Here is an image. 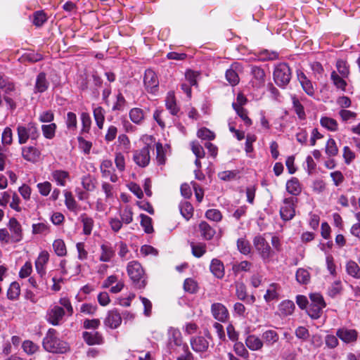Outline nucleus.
<instances>
[{"mask_svg":"<svg viewBox=\"0 0 360 360\" xmlns=\"http://www.w3.org/2000/svg\"><path fill=\"white\" fill-rule=\"evenodd\" d=\"M42 343L44 349L49 352L63 354L69 349L68 343L58 338L53 328L48 330Z\"/></svg>","mask_w":360,"mask_h":360,"instance_id":"obj_1","label":"nucleus"},{"mask_svg":"<svg viewBox=\"0 0 360 360\" xmlns=\"http://www.w3.org/2000/svg\"><path fill=\"white\" fill-rule=\"evenodd\" d=\"M127 270L129 276L137 288H143L146 286L144 270L139 262L136 261L129 262Z\"/></svg>","mask_w":360,"mask_h":360,"instance_id":"obj_2","label":"nucleus"},{"mask_svg":"<svg viewBox=\"0 0 360 360\" xmlns=\"http://www.w3.org/2000/svg\"><path fill=\"white\" fill-rule=\"evenodd\" d=\"M311 303L307 310L308 315L313 319H319L322 314L326 302L323 296L319 293H311L309 295Z\"/></svg>","mask_w":360,"mask_h":360,"instance_id":"obj_3","label":"nucleus"},{"mask_svg":"<svg viewBox=\"0 0 360 360\" xmlns=\"http://www.w3.org/2000/svg\"><path fill=\"white\" fill-rule=\"evenodd\" d=\"M290 78L291 71L286 63H280L276 67L274 71V79L278 86H286L290 82Z\"/></svg>","mask_w":360,"mask_h":360,"instance_id":"obj_4","label":"nucleus"},{"mask_svg":"<svg viewBox=\"0 0 360 360\" xmlns=\"http://www.w3.org/2000/svg\"><path fill=\"white\" fill-rule=\"evenodd\" d=\"M297 199L293 197L286 198L280 208L281 217L284 221L292 219L295 215V205Z\"/></svg>","mask_w":360,"mask_h":360,"instance_id":"obj_5","label":"nucleus"},{"mask_svg":"<svg viewBox=\"0 0 360 360\" xmlns=\"http://www.w3.org/2000/svg\"><path fill=\"white\" fill-rule=\"evenodd\" d=\"M150 144H146L142 148L134 151L133 160L139 167H146L150 160Z\"/></svg>","mask_w":360,"mask_h":360,"instance_id":"obj_6","label":"nucleus"},{"mask_svg":"<svg viewBox=\"0 0 360 360\" xmlns=\"http://www.w3.org/2000/svg\"><path fill=\"white\" fill-rule=\"evenodd\" d=\"M168 348L170 353H179L181 351H186L188 349V346L183 344L181 334L178 330H174L172 331V336L168 342Z\"/></svg>","mask_w":360,"mask_h":360,"instance_id":"obj_7","label":"nucleus"},{"mask_svg":"<svg viewBox=\"0 0 360 360\" xmlns=\"http://www.w3.org/2000/svg\"><path fill=\"white\" fill-rule=\"evenodd\" d=\"M337 337L345 344H353L356 342L359 333L355 329L342 327L336 331Z\"/></svg>","mask_w":360,"mask_h":360,"instance_id":"obj_8","label":"nucleus"},{"mask_svg":"<svg viewBox=\"0 0 360 360\" xmlns=\"http://www.w3.org/2000/svg\"><path fill=\"white\" fill-rule=\"evenodd\" d=\"M143 82L148 92L155 94L158 91L159 81L155 72L151 69L146 70Z\"/></svg>","mask_w":360,"mask_h":360,"instance_id":"obj_9","label":"nucleus"},{"mask_svg":"<svg viewBox=\"0 0 360 360\" xmlns=\"http://www.w3.org/2000/svg\"><path fill=\"white\" fill-rule=\"evenodd\" d=\"M253 244L264 259H269L272 256L271 249L263 237L260 236L255 237Z\"/></svg>","mask_w":360,"mask_h":360,"instance_id":"obj_10","label":"nucleus"},{"mask_svg":"<svg viewBox=\"0 0 360 360\" xmlns=\"http://www.w3.org/2000/svg\"><path fill=\"white\" fill-rule=\"evenodd\" d=\"M65 315V310L63 307L59 306H53L48 310L46 314V319L48 322L53 326H58L60 324V320Z\"/></svg>","mask_w":360,"mask_h":360,"instance_id":"obj_11","label":"nucleus"},{"mask_svg":"<svg viewBox=\"0 0 360 360\" xmlns=\"http://www.w3.org/2000/svg\"><path fill=\"white\" fill-rule=\"evenodd\" d=\"M211 312L213 317L220 322H226L229 317L226 307L221 303H214L211 306Z\"/></svg>","mask_w":360,"mask_h":360,"instance_id":"obj_12","label":"nucleus"},{"mask_svg":"<svg viewBox=\"0 0 360 360\" xmlns=\"http://www.w3.org/2000/svg\"><path fill=\"white\" fill-rule=\"evenodd\" d=\"M252 79L251 83L254 87L260 88L265 83V72L264 70L257 66H252L251 68Z\"/></svg>","mask_w":360,"mask_h":360,"instance_id":"obj_13","label":"nucleus"},{"mask_svg":"<svg viewBox=\"0 0 360 360\" xmlns=\"http://www.w3.org/2000/svg\"><path fill=\"white\" fill-rule=\"evenodd\" d=\"M121 323V315L116 309L108 311L104 321V324L112 329L117 328Z\"/></svg>","mask_w":360,"mask_h":360,"instance_id":"obj_14","label":"nucleus"},{"mask_svg":"<svg viewBox=\"0 0 360 360\" xmlns=\"http://www.w3.org/2000/svg\"><path fill=\"white\" fill-rule=\"evenodd\" d=\"M8 227L12 233L11 241L13 243L19 242L22 239L21 225L15 218H11L8 222Z\"/></svg>","mask_w":360,"mask_h":360,"instance_id":"obj_15","label":"nucleus"},{"mask_svg":"<svg viewBox=\"0 0 360 360\" xmlns=\"http://www.w3.org/2000/svg\"><path fill=\"white\" fill-rule=\"evenodd\" d=\"M297 76L304 92L307 95L312 96L314 94L315 89L311 80H309L305 74L301 71H298L297 72Z\"/></svg>","mask_w":360,"mask_h":360,"instance_id":"obj_16","label":"nucleus"},{"mask_svg":"<svg viewBox=\"0 0 360 360\" xmlns=\"http://www.w3.org/2000/svg\"><path fill=\"white\" fill-rule=\"evenodd\" d=\"M262 339L264 345H266L268 347H271L278 342L279 335L276 330L269 329L262 333Z\"/></svg>","mask_w":360,"mask_h":360,"instance_id":"obj_17","label":"nucleus"},{"mask_svg":"<svg viewBox=\"0 0 360 360\" xmlns=\"http://www.w3.org/2000/svg\"><path fill=\"white\" fill-rule=\"evenodd\" d=\"M245 345L252 351L261 350L264 347L262 338H260L255 335H248L245 340Z\"/></svg>","mask_w":360,"mask_h":360,"instance_id":"obj_18","label":"nucleus"},{"mask_svg":"<svg viewBox=\"0 0 360 360\" xmlns=\"http://www.w3.org/2000/svg\"><path fill=\"white\" fill-rule=\"evenodd\" d=\"M40 154L39 150L32 146L24 147L22 149V158L30 162H37L39 159Z\"/></svg>","mask_w":360,"mask_h":360,"instance_id":"obj_19","label":"nucleus"},{"mask_svg":"<svg viewBox=\"0 0 360 360\" xmlns=\"http://www.w3.org/2000/svg\"><path fill=\"white\" fill-rule=\"evenodd\" d=\"M49 253L46 251L41 252L35 262V268L37 273L42 277L45 274V265L49 261Z\"/></svg>","mask_w":360,"mask_h":360,"instance_id":"obj_20","label":"nucleus"},{"mask_svg":"<svg viewBox=\"0 0 360 360\" xmlns=\"http://www.w3.org/2000/svg\"><path fill=\"white\" fill-rule=\"evenodd\" d=\"M191 345L194 351L202 352L207 350L209 343L205 338L199 336L191 339Z\"/></svg>","mask_w":360,"mask_h":360,"instance_id":"obj_21","label":"nucleus"},{"mask_svg":"<svg viewBox=\"0 0 360 360\" xmlns=\"http://www.w3.org/2000/svg\"><path fill=\"white\" fill-rule=\"evenodd\" d=\"M83 338L89 345H99L103 342L102 336L97 331L84 332Z\"/></svg>","mask_w":360,"mask_h":360,"instance_id":"obj_22","label":"nucleus"},{"mask_svg":"<svg viewBox=\"0 0 360 360\" xmlns=\"http://www.w3.org/2000/svg\"><path fill=\"white\" fill-rule=\"evenodd\" d=\"M211 272L218 278H221L224 276V267L223 263L217 259H213L210 266Z\"/></svg>","mask_w":360,"mask_h":360,"instance_id":"obj_23","label":"nucleus"},{"mask_svg":"<svg viewBox=\"0 0 360 360\" xmlns=\"http://www.w3.org/2000/svg\"><path fill=\"white\" fill-rule=\"evenodd\" d=\"M165 105L167 109L174 115H176L179 111V108L176 105L174 93L173 91L167 93Z\"/></svg>","mask_w":360,"mask_h":360,"instance_id":"obj_24","label":"nucleus"},{"mask_svg":"<svg viewBox=\"0 0 360 360\" xmlns=\"http://www.w3.org/2000/svg\"><path fill=\"white\" fill-rule=\"evenodd\" d=\"M49 82L46 78V74L40 72L36 79V83L34 86L35 92L43 93L49 87Z\"/></svg>","mask_w":360,"mask_h":360,"instance_id":"obj_25","label":"nucleus"},{"mask_svg":"<svg viewBox=\"0 0 360 360\" xmlns=\"http://www.w3.org/2000/svg\"><path fill=\"white\" fill-rule=\"evenodd\" d=\"M286 190L291 195H299L302 191L299 180L295 177H292L291 179L288 181L286 183Z\"/></svg>","mask_w":360,"mask_h":360,"instance_id":"obj_26","label":"nucleus"},{"mask_svg":"<svg viewBox=\"0 0 360 360\" xmlns=\"http://www.w3.org/2000/svg\"><path fill=\"white\" fill-rule=\"evenodd\" d=\"M101 255L99 257L100 261L108 262L115 255V251L108 244H103L101 246Z\"/></svg>","mask_w":360,"mask_h":360,"instance_id":"obj_27","label":"nucleus"},{"mask_svg":"<svg viewBox=\"0 0 360 360\" xmlns=\"http://www.w3.org/2000/svg\"><path fill=\"white\" fill-rule=\"evenodd\" d=\"M201 236L205 240H211L215 234V230L206 221H201L199 224Z\"/></svg>","mask_w":360,"mask_h":360,"instance_id":"obj_28","label":"nucleus"},{"mask_svg":"<svg viewBox=\"0 0 360 360\" xmlns=\"http://www.w3.org/2000/svg\"><path fill=\"white\" fill-rule=\"evenodd\" d=\"M346 271L349 276L355 278H360V267L356 262L348 261L346 264Z\"/></svg>","mask_w":360,"mask_h":360,"instance_id":"obj_29","label":"nucleus"},{"mask_svg":"<svg viewBox=\"0 0 360 360\" xmlns=\"http://www.w3.org/2000/svg\"><path fill=\"white\" fill-rule=\"evenodd\" d=\"M179 210L181 215L186 219L189 220L193 214V207L188 202H183L179 205Z\"/></svg>","mask_w":360,"mask_h":360,"instance_id":"obj_30","label":"nucleus"},{"mask_svg":"<svg viewBox=\"0 0 360 360\" xmlns=\"http://www.w3.org/2000/svg\"><path fill=\"white\" fill-rule=\"evenodd\" d=\"M53 248L58 257H63L67 254L65 242L62 239H56L53 243Z\"/></svg>","mask_w":360,"mask_h":360,"instance_id":"obj_31","label":"nucleus"},{"mask_svg":"<svg viewBox=\"0 0 360 360\" xmlns=\"http://www.w3.org/2000/svg\"><path fill=\"white\" fill-rule=\"evenodd\" d=\"M94 117L99 129H102L105 121V110L102 107H96L94 109Z\"/></svg>","mask_w":360,"mask_h":360,"instance_id":"obj_32","label":"nucleus"},{"mask_svg":"<svg viewBox=\"0 0 360 360\" xmlns=\"http://www.w3.org/2000/svg\"><path fill=\"white\" fill-rule=\"evenodd\" d=\"M321 126L331 131L338 130V124L337 121L333 118L323 117L320 120Z\"/></svg>","mask_w":360,"mask_h":360,"instance_id":"obj_33","label":"nucleus"},{"mask_svg":"<svg viewBox=\"0 0 360 360\" xmlns=\"http://www.w3.org/2000/svg\"><path fill=\"white\" fill-rule=\"evenodd\" d=\"M81 221L83 224V231L85 235H89L91 233L94 226V220L88 217L86 214L80 216Z\"/></svg>","mask_w":360,"mask_h":360,"instance_id":"obj_34","label":"nucleus"},{"mask_svg":"<svg viewBox=\"0 0 360 360\" xmlns=\"http://www.w3.org/2000/svg\"><path fill=\"white\" fill-rule=\"evenodd\" d=\"M295 309V304L290 300L283 301L279 305V310L285 316L292 314Z\"/></svg>","mask_w":360,"mask_h":360,"instance_id":"obj_35","label":"nucleus"},{"mask_svg":"<svg viewBox=\"0 0 360 360\" xmlns=\"http://www.w3.org/2000/svg\"><path fill=\"white\" fill-rule=\"evenodd\" d=\"M56 127L55 123L42 125L41 131L44 137L48 139H52L55 136Z\"/></svg>","mask_w":360,"mask_h":360,"instance_id":"obj_36","label":"nucleus"},{"mask_svg":"<svg viewBox=\"0 0 360 360\" xmlns=\"http://www.w3.org/2000/svg\"><path fill=\"white\" fill-rule=\"evenodd\" d=\"M232 106L236 111L238 115L245 122V124L247 126H250L252 124V120L248 117L247 110L243 107L238 106L235 103H233Z\"/></svg>","mask_w":360,"mask_h":360,"instance_id":"obj_37","label":"nucleus"},{"mask_svg":"<svg viewBox=\"0 0 360 360\" xmlns=\"http://www.w3.org/2000/svg\"><path fill=\"white\" fill-rule=\"evenodd\" d=\"M129 117L134 123L140 124L144 118L143 112L141 108H132L129 112Z\"/></svg>","mask_w":360,"mask_h":360,"instance_id":"obj_38","label":"nucleus"},{"mask_svg":"<svg viewBox=\"0 0 360 360\" xmlns=\"http://www.w3.org/2000/svg\"><path fill=\"white\" fill-rule=\"evenodd\" d=\"M20 293V285L17 282H13L11 283L8 291L7 296L10 300H15L18 297Z\"/></svg>","mask_w":360,"mask_h":360,"instance_id":"obj_39","label":"nucleus"},{"mask_svg":"<svg viewBox=\"0 0 360 360\" xmlns=\"http://www.w3.org/2000/svg\"><path fill=\"white\" fill-rule=\"evenodd\" d=\"M252 266V264L248 261H243L239 263L233 264L232 271L235 274H238L241 271H249Z\"/></svg>","mask_w":360,"mask_h":360,"instance_id":"obj_40","label":"nucleus"},{"mask_svg":"<svg viewBox=\"0 0 360 360\" xmlns=\"http://www.w3.org/2000/svg\"><path fill=\"white\" fill-rule=\"evenodd\" d=\"M191 247L193 255L196 257H202L206 252V245L205 243H200L195 244L194 243H191Z\"/></svg>","mask_w":360,"mask_h":360,"instance_id":"obj_41","label":"nucleus"},{"mask_svg":"<svg viewBox=\"0 0 360 360\" xmlns=\"http://www.w3.org/2000/svg\"><path fill=\"white\" fill-rule=\"evenodd\" d=\"M18 142L20 144H23L27 142L29 138L27 131V126L19 125L17 128Z\"/></svg>","mask_w":360,"mask_h":360,"instance_id":"obj_42","label":"nucleus"},{"mask_svg":"<svg viewBox=\"0 0 360 360\" xmlns=\"http://www.w3.org/2000/svg\"><path fill=\"white\" fill-rule=\"evenodd\" d=\"M141 225L143 227L144 231L147 233H150L153 231L152 226V219L148 216L141 214Z\"/></svg>","mask_w":360,"mask_h":360,"instance_id":"obj_43","label":"nucleus"},{"mask_svg":"<svg viewBox=\"0 0 360 360\" xmlns=\"http://www.w3.org/2000/svg\"><path fill=\"white\" fill-rule=\"evenodd\" d=\"M326 153L329 156H335L338 153V148L334 139H329L326 146Z\"/></svg>","mask_w":360,"mask_h":360,"instance_id":"obj_44","label":"nucleus"},{"mask_svg":"<svg viewBox=\"0 0 360 360\" xmlns=\"http://www.w3.org/2000/svg\"><path fill=\"white\" fill-rule=\"evenodd\" d=\"M237 246L240 252L243 255H248L250 252V243L245 238H239L237 241Z\"/></svg>","mask_w":360,"mask_h":360,"instance_id":"obj_45","label":"nucleus"},{"mask_svg":"<svg viewBox=\"0 0 360 360\" xmlns=\"http://www.w3.org/2000/svg\"><path fill=\"white\" fill-rule=\"evenodd\" d=\"M65 204L68 210L75 212L77 208V205L70 192H65Z\"/></svg>","mask_w":360,"mask_h":360,"instance_id":"obj_46","label":"nucleus"},{"mask_svg":"<svg viewBox=\"0 0 360 360\" xmlns=\"http://www.w3.org/2000/svg\"><path fill=\"white\" fill-rule=\"evenodd\" d=\"M68 176V173L62 170H56L53 172V177L57 181L58 184L60 186H65V179Z\"/></svg>","mask_w":360,"mask_h":360,"instance_id":"obj_47","label":"nucleus"},{"mask_svg":"<svg viewBox=\"0 0 360 360\" xmlns=\"http://www.w3.org/2000/svg\"><path fill=\"white\" fill-rule=\"evenodd\" d=\"M120 218L122 223L130 224L133 221V212L129 207H126L120 212Z\"/></svg>","mask_w":360,"mask_h":360,"instance_id":"obj_48","label":"nucleus"},{"mask_svg":"<svg viewBox=\"0 0 360 360\" xmlns=\"http://www.w3.org/2000/svg\"><path fill=\"white\" fill-rule=\"evenodd\" d=\"M0 89H4L6 94H8L15 89V86L11 82L0 74Z\"/></svg>","mask_w":360,"mask_h":360,"instance_id":"obj_49","label":"nucleus"},{"mask_svg":"<svg viewBox=\"0 0 360 360\" xmlns=\"http://www.w3.org/2000/svg\"><path fill=\"white\" fill-rule=\"evenodd\" d=\"M205 217L208 219L217 222L220 221L222 219V214L221 212L217 209L208 210L205 213Z\"/></svg>","mask_w":360,"mask_h":360,"instance_id":"obj_50","label":"nucleus"},{"mask_svg":"<svg viewBox=\"0 0 360 360\" xmlns=\"http://www.w3.org/2000/svg\"><path fill=\"white\" fill-rule=\"evenodd\" d=\"M226 80L232 86H235L239 82V77H238L237 72L232 68L226 70Z\"/></svg>","mask_w":360,"mask_h":360,"instance_id":"obj_51","label":"nucleus"},{"mask_svg":"<svg viewBox=\"0 0 360 360\" xmlns=\"http://www.w3.org/2000/svg\"><path fill=\"white\" fill-rule=\"evenodd\" d=\"M342 283L340 281H334L328 288L329 296L334 297L342 291Z\"/></svg>","mask_w":360,"mask_h":360,"instance_id":"obj_52","label":"nucleus"},{"mask_svg":"<svg viewBox=\"0 0 360 360\" xmlns=\"http://www.w3.org/2000/svg\"><path fill=\"white\" fill-rule=\"evenodd\" d=\"M82 184L83 188L87 191H92L96 187L94 179L90 175H86L82 177Z\"/></svg>","mask_w":360,"mask_h":360,"instance_id":"obj_53","label":"nucleus"},{"mask_svg":"<svg viewBox=\"0 0 360 360\" xmlns=\"http://www.w3.org/2000/svg\"><path fill=\"white\" fill-rule=\"evenodd\" d=\"M331 79L333 80V84L337 88L340 89L342 90L345 89L347 85L346 82L342 77H340L335 71L332 72L331 73Z\"/></svg>","mask_w":360,"mask_h":360,"instance_id":"obj_54","label":"nucleus"},{"mask_svg":"<svg viewBox=\"0 0 360 360\" xmlns=\"http://www.w3.org/2000/svg\"><path fill=\"white\" fill-rule=\"evenodd\" d=\"M22 347L25 352L27 354H33L37 350L39 347L30 340H25L23 342Z\"/></svg>","mask_w":360,"mask_h":360,"instance_id":"obj_55","label":"nucleus"},{"mask_svg":"<svg viewBox=\"0 0 360 360\" xmlns=\"http://www.w3.org/2000/svg\"><path fill=\"white\" fill-rule=\"evenodd\" d=\"M292 103H293V108H294L296 114L298 115L299 118L301 120L304 119L305 118V112L304 110V107L300 103L299 100L297 99L295 97H293Z\"/></svg>","mask_w":360,"mask_h":360,"instance_id":"obj_56","label":"nucleus"},{"mask_svg":"<svg viewBox=\"0 0 360 360\" xmlns=\"http://www.w3.org/2000/svg\"><path fill=\"white\" fill-rule=\"evenodd\" d=\"M296 279L300 283H307L309 281V273L304 269H299L296 272Z\"/></svg>","mask_w":360,"mask_h":360,"instance_id":"obj_57","label":"nucleus"},{"mask_svg":"<svg viewBox=\"0 0 360 360\" xmlns=\"http://www.w3.org/2000/svg\"><path fill=\"white\" fill-rule=\"evenodd\" d=\"M278 297V294L276 292V285L272 283L270 285L269 288L266 290V294L264 297L266 302H270Z\"/></svg>","mask_w":360,"mask_h":360,"instance_id":"obj_58","label":"nucleus"},{"mask_svg":"<svg viewBox=\"0 0 360 360\" xmlns=\"http://www.w3.org/2000/svg\"><path fill=\"white\" fill-rule=\"evenodd\" d=\"M81 120L82 124V129L83 132H88L90 129L91 124V120L90 115L87 112H82L81 114Z\"/></svg>","mask_w":360,"mask_h":360,"instance_id":"obj_59","label":"nucleus"},{"mask_svg":"<svg viewBox=\"0 0 360 360\" xmlns=\"http://www.w3.org/2000/svg\"><path fill=\"white\" fill-rule=\"evenodd\" d=\"M77 116L74 112H69L67 114L66 125L68 129H77Z\"/></svg>","mask_w":360,"mask_h":360,"instance_id":"obj_60","label":"nucleus"},{"mask_svg":"<svg viewBox=\"0 0 360 360\" xmlns=\"http://www.w3.org/2000/svg\"><path fill=\"white\" fill-rule=\"evenodd\" d=\"M197 135L200 139L205 140H213L215 138L214 132L205 127L200 129L198 131Z\"/></svg>","mask_w":360,"mask_h":360,"instance_id":"obj_61","label":"nucleus"},{"mask_svg":"<svg viewBox=\"0 0 360 360\" xmlns=\"http://www.w3.org/2000/svg\"><path fill=\"white\" fill-rule=\"evenodd\" d=\"M46 20V15L44 11H37L34 14L33 23L37 27L41 26Z\"/></svg>","mask_w":360,"mask_h":360,"instance_id":"obj_62","label":"nucleus"},{"mask_svg":"<svg viewBox=\"0 0 360 360\" xmlns=\"http://www.w3.org/2000/svg\"><path fill=\"white\" fill-rule=\"evenodd\" d=\"M2 143L4 145H11L13 141L12 130L9 127H6L2 133Z\"/></svg>","mask_w":360,"mask_h":360,"instance_id":"obj_63","label":"nucleus"},{"mask_svg":"<svg viewBox=\"0 0 360 360\" xmlns=\"http://www.w3.org/2000/svg\"><path fill=\"white\" fill-rule=\"evenodd\" d=\"M336 67L338 72L343 77H347L349 73V68L345 61L340 60L336 63Z\"/></svg>","mask_w":360,"mask_h":360,"instance_id":"obj_64","label":"nucleus"}]
</instances>
